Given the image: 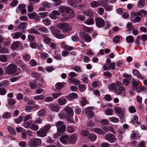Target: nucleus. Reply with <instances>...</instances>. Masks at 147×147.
I'll list each match as a JSON object with an SVG mask.
<instances>
[{
    "mask_svg": "<svg viewBox=\"0 0 147 147\" xmlns=\"http://www.w3.org/2000/svg\"><path fill=\"white\" fill-rule=\"evenodd\" d=\"M123 85L121 82L117 81L115 84L112 83L110 84L109 86V88L111 90H114L117 94L120 95L122 94V92L126 90L125 88L122 86Z\"/></svg>",
    "mask_w": 147,
    "mask_h": 147,
    "instance_id": "1",
    "label": "nucleus"
},
{
    "mask_svg": "<svg viewBox=\"0 0 147 147\" xmlns=\"http://www.w3.org/2000/svg\"><path fill=\"white\" fill-rule=\"evenodd\" d=\"M58 28L64 33L70 32L72 28L70 25L67 23L59 24L58 25Z\"/></svg>",
    "mask_w": 147,
    "mask_h": 147,
    "instance_id": "2",
    "label": "nucleus"
},
{
    "mask_svg": "<svg viewBox=\"0 0 147 147\" xmlns=\"http://www.w3.org/2000/svg\"><path fill=\"white\" fill-rule=\"evenodd\" d=\"M42 143L41 139L38 138L31 139L30 141L28 142V145L29 147H37Z\"/></svg>",
    "mask_w": 147,
    "mask_h": 147,
    "instance_id": "3",
    "label": "nucleus"
},
{
    "mask_svg": "<svg viewBox=\"0 0 147 147\" xmlns=\"http://www.w3.org/2000/svg\"><path fill=\"white\" fill-rule=\"evenodd\" d=\"M16 69V67L14 65H10L5 67V74H13L15 73Z\"/></svg>",
    "mask_w": 147,
    "mask_h": 147,
    "instance_id": "4",
    "label": "nucleus"
},
{
    "mask_svg": "<svg viewBox=\"0 0 147 147\" xmlns=\"http://www.w3.org/2000/svg\"><path fill=\"white\" fill-rule=\"evenodd\" d=\"M114 110L115 113L118 114L119 117L122 118L125 113V109L123 108L116 107L114 108Z\"/></svg>",
    "mask_w": 147,
    "mask_h": 147,
    "instance_id": "5",
    "label": "nucleus"
},
{
    "mask_svg": "<svg viewBox=\"0 0 147 147\" xmlns=\"http://www.w3.org/2000/svg\"><path fill=\"white\" fill-rule=\"evenodd\" d=\"M105 139L109 142L113 143L115 142L116 138L115 135L111 133H108L105 136Z\"/></svg>",
    "mask_w": 147,
    "mask_h": 147,
    "instance_id": "6",
    "label": "nucleus"
},
{
    "mask_svg": "<svg viewBox=\"0 0 147 147\" xmlns=\"http://www.w3.org/2000/svg\"><path fill=\"white\" fill-rule=\"evenodd\" d=\"M96 24L98 28L103 27L105 23L104 20L101 18H95Z\"/></svg>",
    "mask_w": 147,
    "mask_h": 147,
    "instance_id": "7",
    "label": "nucleus"
},
{
    "mask_svg": "<svg viewBox=\"0 0 147 147\" xmlns=\"http://www.w3.org/2000/svg\"><path fill=\"white\" fill-rule=\"evenodd\" d=\"M66 126L65 125H63L62 127L57 128L58 133L54 135V137L55 138H57L60 136L61 134L65 132L66 130Z\"/></svg>",
    "mask_w": 147,
    "mask_h": 147,
    "instance_id": "8",
    "label": "nucleus"
},
{
    "mask_svg": "<svg viewBox=\"0 0 147 147\" xmlns=\"http://www.w3.org/2000/svg\"><path fill=\"white\" fill-rule=\"evenodd\" d=\"M115 67V63L113 62L110 63L109 65L108 64L104 65L103 66V69L106 70H109L110 69L114 70Z\"/></svg>",
    "mask_w": 147,
    "mask_h": 147,
    "instance_id": "9",
    "label": "nucleus"
},
{
    "mask_svg": "<svg viewBox=\"0 0 147 147\" xmlns=\"http://www.w3.org/2000/svg\"><path fill=\"white\" fill-rule=\"evenodd\" d=\"M28 16L30 18L34 19L36 22H38L40 20L38 15L35 12L29 13Z\"/></svg>",
    "mask_w": 147,
    "mask_h": 147,
    "instance_id": "10",
    "label": "nucleus"
},
{
    "mask_svg": "<svg viewBox=\"0 0 147 147\" xmlns=\"http://www.w3.org/2000/svg\"><path fill=\"white\" fill-rule=\"evenodd\" d=\"M80 35L81 37H83L84 40L86 42H89L92 40L91 37L89 35L85 34L84 32H80Z\"/></svg>",
    "mask_w": 147,
    "mask_h": 147,
    "instance_id": "11",
    "label": "nucleus"
},
{
    "mask_svg": "<svg viewBox=\"0 0 147 147\" xmlns=\"http://www.w3.org/2000/svg\"><path fill=\"white\" fill-rule=\"evenodd\" d=\"M21 42L17 41L13 42L11 45L10 48L13 51H15L20 45Z\"/></svg>",
    "mask_w": 147,
    "mask_h": 147,
    "instance_id": "12",
    "label": "nucleus"
},
{
    "mask_svg": "<svg viewBox=\"0 0 147 147\" xmlns=\"http://www.w3.org/2000/svg\"><path fill=\"white\" fill-rule=\"evenodd\" d=\"M65 12L66 13L70 14L69 16L72 17V18H73L75 16V13L73 12V10L70 7H66Z\"/></svg>",
    "mask_w": 147,
    "mask_h": 147,
    "instance_id": "13",
    "label": "nucleus"
},
{
    "mask_svg": "<svg viewBox=\"0 0 147 147\" xmlns=\"http://www.w3.org/2000/svg\"><path fill=\"white\" fill-rule=\"evenodd\" d=\"M133 74L136 76H137L138 78L141 79H144V77L141 75L139 71L136 69H134L133 71Z\"/></svg>",
    "mask_w": 147,
    "mask_h": 147,
    "instance_id": "14",
    "label": "nucleus"
},
{
    "mask_svg": "<svg viewBox=\"0 0 147 147\" xmlns=\"http://www.w3.org/2000/svg\"><path fill=\"white\" fill-rule=\"evenodd\" d=\"M37 136L39 137H44L46 135V132L42 129H40L39 130L36 132Z\"/></svg>",
    "mask_w": 147,
    "mask_h": 147,
    "instance_id": "15",
    "label": "nucleus"
},
{
    "mask_svg": "<svg viewBox=\"0 0 147 147\" xmlns=\"http://www.w3.org/2000/svg\"><path fill=\"white\" fill-rule=\"evenodd\" d=\"M69 137L66 135H64L61 136L60 138V141L63 144H66Z\"/></svg>",
    "mask_w": 147,
    "mask_h": 147,
    "instance_id": "16",
    "label": "nucleus"
},
{
    "mask_svg": "<svg viewBox=\"0 0 147 147\" xmlns=\"http://www.w3.org/2000/svg\"><path fill=\"white\" fill-rule=\"evenodd\" d=\"M42 38H43V41L44 43L47 44H49L51 42V40L50 38L47 36L45 34H43Z\"/></svg>",
    "mask_w": 147,
    "mask_h": 147,
    "instance_id": "17",
    "label": "nucleus"
},
{
    "mask_svg": "<svg viewBox=\"0 0 147 147\" xmlns=\"http://www.w3.org/2000/svg\"><path fill=\"white\" fill-rule=\"evenodd\" d=\"M76 135L75 134H73L70 136L69 139L70 143L72 144H75L76 142Z\"/></svg>",
    "mask_w": 147,
    "mask_h": 147,
    "instance_id": "18",
    "label": "nucleus"
},
{
    "mask_svg": "<svg viewBox=\"0 0 147 147\" xmlns=\"http://www.w3.org/2000/svg\"><path fill=\"white\" fill-rule=\"evenodd\" d=\"M67 2L69 5L74 7H77L78 4L76 1L73 0H68L67 1Z\"/></svg>",
    "mask_w": 147,
    "mask_h": 147,
    "instance_id": "19",
    "label": "nucleus"
},
{
    "mask_svg": "<svg viewBox=\"0 0 147 147\" xmlns=\"http://www.w3.org/2000/svg\"><path fill=\"white\" fill-rule=\"evenodd\" d=\"M50 108L52 110L55 112L58 111L59 109V106L57 104H55L51 105Z\"/></svg>",
    "mask_w": 147,
    "mask_h": 147,
    "instance_id": "20",
    "label": "nucleus"
},
{
    "mask_svg": "<svg viewBox=\"0 0 147 147\" xmlns=\"http://www.w3.org/2000/svg\"><path fill=\"white\" fill-rule=\"evenodd\" d=\"M58 103L59 105H63L65 104L67 102L65 98L62 97L60 98L58 100Z\"/></svg>",
    "mask_w": 147,
    "mask_h": 147,
    "instance_id": "21",
    "label": "nucleus"
},
{
    "mask_svg": "<svg viewBox=\"0 0 147 147\" xmlns=\"http://www.w3.org/2000/svg\"><path fill=\"white\" fill-rule=\"evenodd\" d=\"M22 34L21 32H17L12 34L13 38L14 39H18L20 38Z\"/></svg>",
    "mask_w": 147,
    "mask_h": 147,
    "instance_id": "22",
    "label": "nucleus"
},
{
    "mask_svg": "<svg viewBox=\"0 0 147 147\" xmlns=\"http://www.w3.org/2000/svg\"><path fill=\"white\" fill-rule=\"evenodd\" d=\"M84 14L86 16H88L90 17H92L93 16V13L91 10L88 9L86 10L83 12Z\"/></svg>",
    "mask_w": 147,
    "mask_h": 147,
    "instance_id": "23",
    "label": "nucleus"
},
{
    "mask_svg": "<svg viewBox=\"0 0 147 147\" xmlns=\"http://www.w3.org/2000/svg\"><path fill=\"white\" fill-rule=\"evenodd\" d=\"M90 5L92 7L96 8L99 6L100 3L97 1H93L91 3Z\"/></svg>",
    "mask_w": 147,
    "mask_h": 147,
    "instance_id": "24",
    "label": "nucleus"
},
{
    "mask_svg": "<svg viewBox=\"0 0 147 147\" xmlns=\"http://www.w3.org/2000/svg\"><path fill=\"white\" fill-rule=\"evenodd\" d=\"M66 111L68 115L72 117L73 115L74 112L72 109L70 107L66 108Z\"/></svg>",
    "mask_w": 147,
    "mask_h": 147,
    "instance_id": "25",
    "label": "nucleus"
},
{
    "mask_svg": "<svg viewBox=\"0 0 147 147\" xmlns=\"http://www.w3.org/2000/svg\"><path fill=\"white\" fill-rule=\"evenodd\" d=\"M70 82L71 83H73L74 84L77 85L80 83V81L77 79L75 78L71 79H69Z\"/></svg>",
    "mask_w": 147,
    "mask_h": 147,
    "instance_id": "26",
    "label": "nucleus"
},
{
    "mask_svg": "<svg viewBox=\"0 0 147 147\" xmlns=\"http://www.w3.org/2000/svg\"><path fill=\"white\" fill-rule=\"evenodd\" d=\"M89 139L92 141H95L96 139L97 136L95 134L91 133L89 136Z\"/></svg>",
    "mask_w": 147,
    "mask_h": 147,
    "instance_id": "27",
    "label": "nucleus"
},
{
    "mask_svg": "<svg viewBox=\"0 0 147 147\" xmlns=\"http://www.w3.org/2000/svg\"><path fill=\"white\" fill-rule=\"evenodd\" d=\"M105 114L108 115H112L113 113V111L112 109H106L105 111Z\"/></svg>",
    "mask_w": 147,
    "mask_h": 147,
    "instance_id": "28",
    "label": "nucleus"
},
{
    "mask_svg": "<svg viewBox=\"0 0 147 147\" xmlns=\"http://www.w3.org/2000/svg\"><path fill=\"white\" fill-rule=\"evenodd\" d=\"M28 31L30 33H31L35 34L38 35L40 34V33L39 31L37 30L34 28H32L29 29Z\"/></svg>",
    "mask_w": 147,
    "mask_h": 147,
    "instance_id": "29",
    "label": "nucleus"
},
{
    "mask_svg": "<svg viewBox=\"0 0 147 147\" xmlns=\"http://www.w3.org/2000/svg\"><path fill=\"white\" fill-rule=\"evenodd\" d=\"M126 28L129 31H131V30L134 29V26H132L130 22H129L127 24Z\"/></svg>",
    "mask_w": 147,
    "mask_h": 147,
    "instance_id": "30",
    "label": "nucleus"
},
{
    "mask_svg": "<svg viewBox=\"0 0 147 147\" xmlns=\"http://www.w3.org/2000/svg\"><path fill=\"white\" fill-rule=\"evenodd\" d=\"M94 131L100 134H105L103 130L99 128H95L94 129Z\"/></svg>",
    "mask_w": 147,
    "mask_h": 147,
    "instance_id": "31",
    "label": "nucleus"
},
{
    "mask_svg": "<svg viewBox=\"0 0 147 147\" xmlns=\"http://www.w3.org/2000/svg\"><path fill=\"white\" fill-rule=\"evenodd\" d=\"M27 25V23L25 22H21L18 26V28L19 29H23L25 28Z\"/></svg>",
    "mask_w": 147,
    "mask_h": 147,
    "instance_id": "32",
    "label": "nucleus"
},
{
    "mask_svg": "<svg viewBox=\"0 0 147 147\" xmlns=\"http://www.w3.org/2000/svg\"><path fill=\"white\" fill-rule=\"evenodd\" d=\"M32 121L31 120L25 122L24 124V127L27 128H30V126L32 124Z\"/></svg>",
    "mask_w": 147,
    "mask_h": 147,
    "instance_id": "33",
    "label": "nucleus"
},
{
    "mask_svg": "<svg viewBox=\"0 0 147 147\" xmlns=\"http://www.w3.org/2000/svg\"><path fill=\"white\" fill-rule=\"evenodd\" d=\"M144 0H140L138 2V6L139 7L142 8L144 6Z\"/></svg>",
    "mask_w": 147,
    "mask_h": 147,
    "instance_id": "34",
    "label": "nucleus"
},
{
    "mask_svg": "<svg viewBox=\"0 0 147 147\" xmlns=\"http://www.w3.org/2000/svg\"><path fill=\"white\" fill-rule=\"evenodd\" d=\"M126 40L128 42L131 43L134 40L133 37L131 36H129L126 38Z\"/></svg>",
    "mask_w": 147,
    "mask_h": 147,
    "instance_id": "35",
    "label": "nucleus"
},
{
    "mask_svg": "<svg viewBox=\"0 0 147 147\" xmlns=\"http://www.w3.org/2000/svg\"><path fill=\"white\" fill-rule=\"evenodd\" d=\"M54 35L55 37L59 39H63L64 38L63 35L57 32L54 33Z\"/></svg>",
    "mask_w": 147,
    "mask_h": 147,
    "instance_id": "36",
    "label": "nucleus"
},
{
    "mask_svg": "<svg viewBox=\"0 0 147 147\" xmlns=\"http://www.w3.org/2000/svg\"><path fill=\"white\" fill-rule=\"evenodd\" d=\"M146 89V88L145 86H140L136 88V90L137 92H140Z\"/></svg>",
    "mask_w": 147,
    "mask_h": 147,
    "instance_id": "37",
    "label": "nucleus"
},
{
    "mask_svg": "<svg viewBox=\"0 0 147 147\" xmlns=\"http://www.w3.org/2000/svg\"><path fill=\"white\" fill-rule=\"evenodd\" d=\"M38 30L44 33H48L49 31V30L45 27H41L38 29Z\"/></svg>",
    "mask_w": 147,
    "mask_h": 147,
    "instance_id": "38",
    "label": "nucleus"
},
{
    "mask_svg": "<svg viewBox=\"0 0 147 147\" xmlns=\"http://www.w3.org/2000/svg\"><path fill=\"white\" fill-rule=\"evenodd\" d=\"M51 128V126L49 124L46 125L45 126H44L43 128L42 129L44 131L46 132V133H47L49 129Z\"/></svg>",
    "mask_w": 147,
    "mask_h": 147,
    "instance_id": "39",
    "label": "nucleus"
},
{
    "mask_svg": "<svg viewBox=\"0 0 147 147\" xmlns=\"http://www.w3.org/2000/svg\"><path fill=\"white\" fill-rule=\"evenodd\" d=\"M43 23L46 26H49L50 24L51 21L48 19L46 18L42 20Z\"/></svg>",
    "mask_w": 147,
    "mask_h": 147,
    "instance_id": "40",
    "label": "nucleus"
},
{
    "mask_svg": "<svg viewBox=\"0 0 147 147\" xmlns=\"http://www.w3.org/2000/svg\"><path fill=\"white\" fill-rule=\"evenodd\" d=\"M109 119L111 121L114 123H117L119 121V119L115 117H110L109 118Z\"/></svg>",
    "mask_w": 147,
    "mask_h": 147,
    "instance_id": "41",
    "label": "nucleus"
},
{
    "mask_svg": "<svg viewBox=\"0 0 147 147\" xmlns=\"http://www.w3.org/2000/svg\"><path fill=\"white\" fill-rule=\"evenodd\" d=\"M7 129L8 131L11 134L14 135L16 134V133L15 131L13 128L10 126H9L7 127Z\"/></svg>",
    "mask_w": 147,
    "mask_h": 147,
    "instance_id": "42",
    "label": "nucleus"
},
{
    "mask_svg": "<svg viewBox=\"0 0 147 147\" xmlns=\"http://www.w3.org/2000/svg\"><path fill=\"white\" fill-rule=\"evenodd\" d=\"M128 110L131 113H134L136 112L135 108L132 106H130L129 107Z\"/></svg>",
    "mask_w": 147,
    "mask_h": 147,
    "instance_id": "43",
    "label": "nucleus"
},
{
    "mask_svg": "<svg viewBox=\"0 0 147 147\" xmlns=\"http://www.w3.org/2000/svg\"><path fill=\"white\" fill-rule=\"evenodd\" d=\"M7 61V57L5 55L0 56V61L3 62H6Z\"/></svg>",
    "mask_w": 147,
    "mask_h": 147,
    "instance_id": "44",
    "label": "nucleus"
},
{
    "mask_svg": "<svg viewBox=\"0 0 147 147\" xmlns=\"http://www.w3.org/2000/svg\"><path fill=\"white\" fill-rule=\"evenodd\" d=\"M89 133L90 132L88 131L82 130L81 131V134L82 136L86 137L89 134Z\"/></svg>",
    "mask_w": 147,
    "mask_h": 147,
    "instance_id": "45",
    "label": "nucleus"
},
{
    "mask_svg": "<svg viewBox=\"0 0 147 147\" xmlns=\"http://www.w3.org/2000/svg\"><path fill=\"white\" fill-rule=\"evenodd\" d=\"M86 24L88 25H91L94 24V21L92 19H88L86 20L85 22Z\"/></svg>",
    "mask_w": 147,
    "mask_h": 147,
    "instance_id": "46",
    "label": "nucleus"
},
{
    "mask_svg": "<svg viewBox=\"0 0 147 147\" xmlns=\"http://www.w3.org/2000/svg\"><path fill=\"white\" fill-rule=\"evenodd\" d=\"M62 94V93L61 92L55 93H53L52 96L54 98H56L61 96Z\"/></svg>",
    "mask_w": 147,
    "mask_h": 147,
    "instance_id": "47",
    "label": "nucleus"
},
{
    "mask_svg": "<svg viewBox=\"0 0 147 147\" xmlns=\"http://www.w3.org/2000/svg\"><path fill=\"white\" fill-rule=\"evenodd\" d=\"M44 98V96L43 95H38L35 96L34 97V99L36 100H42Z\"/></svg>",
    "mask_w": 147,
    "mask_h": 147,
    "instance_id": "48",
    "label": "nucleus"
},
{
    "mask_svg": "<svg viewBox=\"0 0 147 147\" xmlns=\"http://www.w3.org/2000/svg\"><path fill=\"white\" fill-rule=\"evenodd\" d=\"M103 74L105 76L109 78L111 77L112 76L111 73L108 71H105Z\"/></svg>",
    "mask_w": 147,
    "mask_h": 147,
    "instance_id": "49",
    "label": "nucleus"
},
{
    "mask_svg": "<svg viewBox=\"0 0 147 147\" xmlns=\"http://www.w3.org/2000/svg\"><path fill=\"white\" fill-rule=\"evenodd\" d=\"M65 8L66 7L64 6L63 5L60 6L59 7V10L60 13H62L63 14L65 11Z\"/></svg>",
    "mask_w": 147,
    "mask_h": 147,
    "instance_id": "50",
    "label": "nucleus"
},
{
    "mask_svg": "<svg viewBox=\"0 0 147 147\" xmlns=\"http://www.w3.org/2000/svg\"><path fill=\"white\" fill-rule=\"evenodd\" d=\"M42 5L44 7L47 8H49L51 7V4L50 3L46 1L44 2L42 4Z\"/></svg>",
    "mask_w": 147,
    "mask_h": 147,
    "instance_id": "51",
    "label": "nucleus"
},
{
    "mask_svg": "<svg viewBox=\"0 0 147 147\" xmlns=\"http://www.w3.org/2000/svg\"><path fill=\"white\" fill-rule=\"evenodd\" d=\"M8 50L5 48L0 47V53H8Z\"/></svg>",
    "mask_w": 147,
    "mask_h": 147,
    "instance_id": "52",
    "label": "nucleus"
},
{
    "mask_svg": "<svg viewBox=\"0 0 147 147\" xmlns=\"http://www.w3.org/2000/svg\"><path fill=\"white\" fill-rule=\"evenodd\" d=\"M87 101L86 98L83 97L81 101V104L82 106H85L87 103Z\"/></svg>",
    "mask_w": 147,
    "mask_h": 147,
    "instance_id": "53",
    "label": "nucleus"
},
{
    "mask_svg": "<svg viewBox=\"0 0 147 147\" xmlns=\"http://www.w3.org/2000/svg\"><path fill=\"white\" fill-rule=\"evenodd\" d=\"M63 122L61 121H59L56 123V126L57 128L62 127V126L64 125Z\"/></svg>",
    "mask_w": 147,
    "mask_h": 147,
    "instance_id": "54",
    "label": "nucleus"
},
{
    "mask_svg": "<svg viewBox=\"0 0 147 147\" xmlns=\"http://www.w3.org/2000/svg\"><path fill=\"white\" fill-rule=\"evenodd\" d=\"M12 1L11 2L10 4L12 7L16 6L18 4V0H12Z\"/></svg>",
    "mask_w": 147,
    "mask_h": 147,
    "instance_id": "55",
    "label": "nucleus"
},
{
    "mask_svg": "<svg viewBox=\"0 0 147 147\" xmlns=\"http://www.w3.org/2000/svg\"><path fill=\"white\" fill-rule=\"evenodd\" d=\"M29 85L31 88L34 89L36 87V82L35 81L30 82L29 83Z\"/></svg>",
    "mask_w": 147,
    "mask_h": 147,
    "instance_id": "56",
    "label": "nucleus"
},
{
    "mask_svg": "<svg viewBox=\"0 0 147 147\" xmlns=\"http://www.w3.org/2000/svg\"><path fill=\"white\" fill-rule=\"evenodd\" d=\"M23 120V117L22 116H20L19 117L18 119H15V121L16 123H20Z\"/></svg>",
    "mask_w": 147,
    "mask_h": 147,
    "instance_id": "57",
    "label": "nucleus"
},
{
    "mask_svg": "<svg viewBox=\"0 0 147 147\" xmlns=\"http://www.w3.org/2000/svg\"><path fill=\"white\" fill-rule=\"evenodd\" d=\"M30 129L32 130L36 131L38 129V127L35 124H33L30 127Z\"/></svg>",
    "mask_w": 147,
    "mask_h": 147,
    "instance_id": "58",
    "label": "nucleus"
},
{
    "mask_svg": "<svg viewBox=\"0 0 147 147\" xmlns=\"http://www.w3.org/2000/svg\"><path fill=\"white\" fill-rule=\"evenodd\" d=\"M131 79L128 78H125L122 81L123 84L125 85H127L129 83Z\"/></svg>",
    "mask_w": 147,
    "mask_h": 147,
    "instance_id": "59",
    "label": "nucleus"
},
{
    "mask_svg": "<svg viewBox=\"0 0 147 147\" xmlns=\"http://www.w3.org/2000/svg\"><path fill=\"white\" fill-rule=\"evenodd\" d=\"M63 85V83H57L56 85V88L57 89H61Z\"/></svg>",
    "mask_w": 147,
    "mask_h": 147,
    "instance_id": "60",
    "label": "nucleus"
},
{
    "mask_svg": "<svg viewBox=\"0 0 147 147\" xmlns=\"http://www.w3.org/2000/svg\"><path fill=\"white\" fill-rule=\"evenodd\" d=\"M67 131L69 133H72L74 132V130L73 128L71 126H68L67 127Z\"/></svg>",
    "mask_w": 147,
    "mask_h": 147,
    "instance_id": "61",
    "label": "nucleus"
},
{
    "mask_svg": "<svg viewBox=\"0 0 147 147\" xmlns=\"http://www.w3.org/2000/svg\"><path fill=\"white\" fill-rule=\"evenodd\" d=\"M141 20V18L139 16H136L133 20H131V21L132 22H139Z\"/></svg>",
    "mask_w": 147,
    "mask_h": 147,
    "instance_id": "62",
    "label": "nucleus"
},
{
    "mask_svg": "<svg viewBox=\"0 0 147 147\" xmlns=\"http://www.w3.org/2000/svg\"><path fill=\"white\" fill-rule=\"evenodd\" d=\"M86 114L87 117L88 119L92 118L94 117V115L93 112H86Z\"/></svg>",
    "mask_w": 147,
    "mask_h": 147,
    "instance_id": "63",
    "label": "nucleus"
},
{
    "mask_svg": "<svg viewBox=\"0 0 147 147\" xmlns=\"http://www.w3.org/2000/svg\"><path fill=\"white\" fill-rule=\"evenodd\" d=\"M45 114V111L43 109H41L38 113V115L39 116H42L44 115Z\"/></svg>",
    "mask_w": 147,
    "mask_h": 147,
    "instance_id": "64",
    "label": "nucleus"
}]
</instances>
